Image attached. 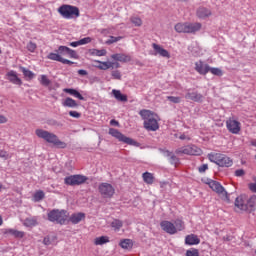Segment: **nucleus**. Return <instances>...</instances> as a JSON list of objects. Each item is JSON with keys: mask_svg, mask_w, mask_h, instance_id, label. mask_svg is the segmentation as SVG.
Returning <instances> with one entry per match:
<instances>
[{"mask_svg": "<svg viewBox=\"0 0 256 256\" xmlns=\"http://www.w3.org/2000/svg\"><path fill=\"white\" fill-rule=\"evenodd\" d=\"M35 135L39 139H43V141H46V143H50V145H54V147H57L58 149H66L67 148V143L61 141L59 139V136H57L53 132H49L47 130L38 128L35 130Z\"/></svg>", "mask_w": 256, "mask_h": 256, "instance_id": "nucleus-1", "label": "nucleus"}, {"mask_svg": "<svg viewBox=\"0 0 256 256\" xmlns=\"http://www.w3.org/2000/svg\"><path fill=\"white\" fill-rule=\"evenodd\" d=\"M139 115L142 117L144 128H146L147 131H157L159 129V115L146 109L141 110Z\"/></svg>", "mask_w": 256, "mask_h": 256, "instance_id": "nucleus-2", "label": "nucleus"}, {"mask_svg": "<svg viewBox=\"0 0 256 256\" xmlns=\"http://www.w3.org/2000/svg\"><path fill=\"white\" fill-rule=\"evenodd\" d=\"M160 227L165 233H168V235H175L179 233V231H184L185 222L181 219H176L174 222L163 220L160 223Z\"/></svg>", "mask_w": 256, "mask_h": 256, "instance_id": "nucleus-3", "label": "nucleus"}, {"mask_svg": "<svg viewBox=\"0 0 256 256\" xmlns=\"http://www.w3.org/2000/svg\"><path fill=\"white\" fill-rule=\"evenodd\" d=\"M48 221L51 223H58L59 225H65L69 221V212L67 210L54 209L48 212Z\"/></svg>", "mask_w": 256, "mask_h": 256, "instance_id": "nucleus-4", "label": "nucleus"}, {"mask_svg": "<svg viewBox=\"0 0 256 256\" xmlns=\"http://www.w3.org/2000/svg\"><path fill=\"white\" fill-rule=\"evenodd\" d=\"M58 13L63 17V19H77L79 17L80 12L77 6L63 4L58 8Z\"/></svg>", "mask_w": 256, "mask_h": 256, "instance_id": "nucleus-5", "label": "nucleus"}, {"mask_svg": "<svg viewBox=\"0 0 256 256\" xmlns=\"http://www.w3.org/2000/svg\"><path fill=\"white\" fill-rule=\"evenodd\" d=\"M208 159L211 163L218 165V167H231L233 165V160L221 153H210L208 154Z\"/></svg>", "mask_w": 256, "mask_h": 256, "instance_id": "nucleus-6", "label": "nucleus"}, {"mask_svg": "<svg viewBox=\"0 0 256 256\" xmlns=\"http://www.w3.org/2000/svg\"><path fill=\"white\" fill-rule=\"evenodd\" d=\"M174 29L176 33H197V31H201V23H177Z\"/></svg>", "mask_w": 256, "mask_h": 256, "instance_id": "nucleus-7", "label": "nucleus"}, {"mask_svg": "<svg viewBox=\"0 0 256 256\" xmlns=\"http://www.w3.org/2000/svg\"><path fill=\"white\" fill-rule=\"evenodd\" d=\"M204 183L208 185L212 191H215V193L219 194L222 199L229 201V194L227 191H225V188L221 185V183L209 178L204 179Z\"/></svg>", "mask_w": 256, "mask_h": 256, "instance_id": "nucleus-8", "label": "nucleus"}, {"mask_svg": "<svg viewBox=\"0 0 256 256\" xmlns=\"http://www.w3.org/2000/svg\"><path fill=\"white\" fill-rule=\"evenodd\" d=\"M109 135H111L115 139H118L121 143H126V145H133L134 147H139V142L123 135V133L119 132V130L115 128L109 129Z\"/></svg>", "mask_w": 256, "mask_h": 256, "instance_id": "nucleus-9", "label": "nucleus"}, {"mask_svg": "<svg viewBox=\"0 0 256 256\" xmlns=\"http://www.w3.org/2000/svg\"><path fill=\"white\" fill-rule=\"evenodd\" d=\"M89 178L85 175L76 174L67 176L64 179L65 185H70V187H75L77 185H83V183L87 182Z\"/></svg>", "mask_w": 256, "mask_h": 256, "instance_id": "nucleus-10", "label": "nucleus"}, {"mask_svg": "<svg viewBox=\"0 0 256 256\" xmlns=\"http://www.w3.org/2000/svg\"><path fill=\"white\" fill-rule=\"evenodd\" d=\"M98 191L104 199H111L115 195V187L107 182H102L98 185Z\"/></svg>", "mask_w": 256, "mask_h": 256, "instance_id": "nucleus-11", "label": "nucleus"}, {"mask_svg": "<svg viewBox=\"0 0 256 256\" xmlns=\"http://www.w3.org/2000/svg\"><path fill=\"white\" fill-rule=\"evenodd\" d=\"M226 127L230 133H233V135H239L241 132V122L233 118L226 121Z\"/></svg>", "mask_w": 256, "mask_h": 256, "instance_id": "nucleus-12", "label": "nucleus"}, {"mask_svg": "<svg viewBox=\"0 0 256 256\" xmlns=\"http://www.w3.org/2000/svg\"><path fill=\"white\" fill-rule=\"evenodd\" d=\"M177 153H183L184 155H201V148L195 145H188L177 150Z\"/></svg>", "mask_w": 256, "mask_h": 256, "instance_id": "nucleus-13", "label": "nucleus"}, {"mask_svg": "<svg viewBox=\"0 0 256 256\" xmlns=\"http://www.w3.org/2000/svg\"><path fill=\"white\" fill-rule=\"evenodd\" d=\"M3 235L9 236L11 235L12 237H15L16 239H23L25 237V232L15 230L13 228H4L2 229Z\"/></svg>", "mask_w": 256, "mask_h": 256, "instance_id": "nucleus-14", "label": "nucleus"}, {"mask_svg": "<svg viewBox=\"0 0 256 256\" xmlns=\"http://www.w3.org/2000/svg\"><path fill=\"white\" fill-rule=\"evenodd\" d=\"M6 79L10 83H13V85H19V86L23 85V81L21 80V78H19V76L17 75V72L13 70L7 72Z\"/></svg>", "mask_w": 256, "mask_h": 256, "instance_id": "nucleus-15", "label": "nucleus"}, {"mask_svg": "<svg viewBox=\"0 0 256 256\" xmlns=\"http://www.w3.org/2000/svg\"><path fill=\"white\" fill-rule=\"evenodd\" d=\"M152 47L155 51L154 55H160V57L171 59V54H169V51L165 50L163 47H161V45L153 43Z\"/></svg>", "mask_w": 256, "mask_h": 256, "instance_id": "nucleus-16", "label": "nucleus"}, {"mask_svg": "<svg viewBox=\"0 0 256 256\" xmlns=\"http://www.w3.org/2000/svg\"><path fill=\"white\" fill-rule=\"evenodd\" d=\"M235 207L240 209V211H247V196H238L235 200Z\"/></svg>", "mask_w": 256, "mask_h": 256, "instance_id": "nucleus-17", "label": "nucleus"}, {"mask_svg": "<svg viewBox=\"0 0 256 256\" xmlns=\"http://www.w3.org/2000/svg\"><path fill=\"white\" fill-rule=\"evenodd\" d=\"M47 59H50V61H58L59 63H63V65H73L74 63L68 59L62 58L59 54L53 53L48 54Z\"/></svg>", "mask_w": 256, "mask_h": 256, "instance_id": "nucleus-18", "label": "nucleus"}, {"mask_svg": "<svg viewBox=\"0 0 256 256\" xmlns=\"http://www.w3.org/2000/svg\"><path fill=\"white\" fill-rule=\"evenodd\" d=\"M195 71H197L199 75H207V73H209V66L203 61H198L195 63Z\"/></svg>", "mask_w": 256, "mask_h": 256, "instance_id": "nucleus-19", "label": "nucleus"}, {"mask_svg": "<svg viewBox=\"0 0 256 256\" xmlns=\"http://www.w3.org/2000/svg\"><path fill=\"white\" fill-rule=\"evenodd\" d=\"M111 59L119 61L120 63H129L131 61V56L129 54L116 53L111 55Z\"/></svg>", "mask_w": 256, "mask_h": 256, "instance_id": "nucleus-20", "label": "nucleus"}, {"mask_svg": "<svg viewBox=\"0 0 256 256\" xmlns=\"http://www.w3.org/2000/svg\"><path fill=\"white\" fill-rule=\"evenodd\" d=\"M185 99H190V101H195L196 103H201L203 101V95L197 92H188L185 95Z\"/></svg>", "mask_w": 256, "mask_h": 256, "instance_id": "nucleus-21", "label": "nucleus"}, {"mask_svg": "<svg viewBox=\"0 0 256 256\" xmlns=\"http://www.w3.org/2000/svg\"><path fill=\"white\" fill-rule=\"evenodd\" d=\"M201 243V239L197 237L195 234H190L185 237L186 245H199Z\"/></svg>", "mask_w": 256, "mask_h": 256, "instance_id": "nucleus-22", "label": "nucleus"}, {"mask_svg": "<svg viewBox=\"0 0 256 256\" xmlns=\"http://www.w3.org/2000/svg\"><path fill=\"white\" fill-rule=\"evenodd\" d=\"M94 63H97V65H95V67H97V69H100L101 71H107V69H111V67H113V65H115V63L113 62H101L99 60H95Z\"/></svg>", "mask_w": 256, "mask_h": 256, "instance_id": "nucleus-23", "label": "nucleus"}, {"mask_svg": "<svg viewBox=\"0 0 256 256\" xmlns=\"http://www.w3.org/2000/svg\"><path fill=\"white\" fill-rule=\"evenodd\" d=\"M83 219H85V213H74L72 214L68 220H70L73 225H77V223H81V221H83Z\"/></svg>", "mask_w": 256, "mask_h": 256, "instance_id": "nucleus-24", "label": "nucleus"}, {"mask_svg": "<svg viewBox=\"0 0 256 256\" xmlns=\"http://www.w3.org/2000/svg\"><path fill=\"white\" fill-rule=\"evenodd\" d=\"M246 207V211L256 210V195H252L248 199H246Z\"/></svg>", "mask_w": 256, "mask_h": 256, "instance_id": "nucleus-25", "label": "nucleus"}, {"mask_svg": "<svg viewBox=\"0 0 256 256\" xmlns=\"http://www.w3.org/2000/svg\"><path fill=\"white\" fill-rule=\"evenodd\" d=\"M112 95L114 96L116 101H121L122 103H126L127 101V95L122 94L121 90L113 89Z\"/></svg>", "mask_w": 256, "mask_h": 256, "instance_id": "nucleus-26", "label": "nucleus"}, {"mask_svg": "<svg viewBox=\"0 0 256 256\" xmlns=\"http://www.w3.org/2000/svg\"><path fill=\"white\" fill-rule=\"evenodd\" d=\"M64 93H68L69 95H72L73 97H75L76 99H79L80 101H83L85 99L83 97V95H81V93H79V91H77L73 88H65Z\"/></svg>", "mask_w": 256, "mask_h": 256, "instance_id": "nucleus-27", "label": "nucleus"}, {"mask_svg": "<svg viewBox=\"0 0 256 256\" xmlns=\"http://www.w3.org/2000/svg\"><path fill=\"white\" fill-rule=\"evenodd\" d=\"M62 105L63 107H69L70 109H75V107H79V104H77V101L69 97L62 102Z\"/></svg>", "mask_w": 256, "mask_h": 256, "instance_id": "nucleus-28", "label": "nucleus"}, {"mask_svg": "<svg viewBox=\"0 0 256 256\" xmlns=\"http://www.w3.org/2000/svg\"><path fill=\"white\" fill-rule=\"evenodd\" d=\"M142 179L147 185H153V181H155V177L150 172H144L142 174Z\"/></svg>", "mask_w": 256, "mask_h": 256, "instance_id": "nucleus-29", "label": "nucleus"}, {"mask_svg": "<svg viewBox=\"0 0 256 256\" xmlns=\"http://www.w3.org/2000/svg\"><path fill=\"white\" fill-rule=\"evenodd\" d=\"M211 15V10L207 9V8H199L197 10V17H199L200 19H205L207 17H209Z\"/></svg>", "mask_w": 256, "mask_h": 256, "instance_id": "nucleus-30", "label": "nucleus"}, {"mask_svg": "<svg viewBox=\"0 0 256 256\" xmlns=\"http://www.w3.org/2000/svg\"><path fill=\"white\" fill-rule=\"evenodd\" d=\"M166 156L169 157V162L171 163V165H179V158H177V156H175V154L169 152V151H166Z\"/></svg>", "mask_w": 256, "mask_h": 256, "instance_id": "nucleus-31", "label": "nucleus"}, {"mask_svg": "<svg viewBox=\"0 0 256 256\" xmlns=\"http://www.w3.org/2000/svg\"><path fill=\"white\" fill-rule=\"evenodd\" d=\"M37 225V218L32 217V218H26L23 222L24 227H35Z\"/></svg>", "mask_w": 256, "mask_h": 256, "instance_id": "nucleus-32", "label": "nucleus"}, {"mask_svg": "<svg viewBox=\"0 0 256 256\" xmlns=\"http://www.w3.org/2000/svg\"><path fill=\"white\" fill-rule=\"evenodd\" d=\"M38 81L40 82V85H43L44 87H49L51 85V80L47 77V75H40L38 78Z\"/></svg>", "mask_w": 256, "mask_h": 256, "instance_id": "nucleus-33", "label": "nucleus"}, {"mask_svg": "<svg viewBox=\"0 0 256 256\" xmlns=\"http://www.w3.org/2000/svg\"><path fill=\"white\" fill-rule=\"evenodd\" d=\"M90 54L96 56V57H105V55H107V50L105 49H102V50H99V49H91L90 50Z\"/></svg>", "mask_w": 256, "mask_h": 256, "instance_id": "nucleus-34", "label": "nucleus"}, {"mask_svg": "<svg viewBox=\"0 0 256 256\" xmlns=\"http://www.w3.org/2000/svg\"><path fill=\"white\" fill-rule=\"evenodd\" d=\"M119 245L122 249H131L133 247V241L131 239H124Z\"/></svg>", "mask_w": 256, "mask_h": 256, "instance_id": "nucleus-35", "label": "nucleus"}, {"mask_svg": "<svg viewBox=\"0 0 256 256\" xmlns=\"http://www.w3.org/2000/svg\"><path fill=\"white\" fill-rule=\"evenodd\" d=\"M105 243H109V237L108 236L97 237L94 240L95 245H105Z\"/></svg>", "mask_w": 256, "mask_h": 256, "instance_id": "nucleus-36", "label": "nucleus"}, {"mask_svg": "<svg viewBox=\"0 0 256 256\" xmlns=\"http://www.w3.org/2000/svg\"><path fill=\"white\" fill-rule=\"evenodd\" d=\"M69 53V47L67 46H59L58 49L56 50V53L54 55H68Z\"/></svg>", "mask_w": 256, "mask_h": 256, "instance_id": "nucleus-37", "label": "nucleus"}, {"mask_svg": "<svg viewBox=\"0 0 256 256\" xmlns=\"http://www.w3.org/2000/svg\"><path fill=\"white\" fill-rule=\"evenodd\" d=\"M130 21L134 25V27H141V25H143V20H141L139 16L130 17Z\"/></svg>", "mask_w": 256, "mask_h": 256, "instance_id": "nucleus-38", "label": "nucleus"}, {"mask_svg": "<svg viewBox=\"0 0 256 256\" xmlns=\"http://www.w3.org/2000/svg\"><path fill=\"white\" fill-rule=\"evenodd\" d=\"M21 71H22L24 77H26L27 79H33V77H35V73H33V71H31L25 67H21Z\"/></svg>", "mask_w": 256, "mask_h": 256, "instance_id": "nucleus-39", "label": "nucleus"}, {"mask_svg": "<svg viewBox=\"0 0 256 256\" xmlns=\"http://www.w3.org/2000/svg\"><path fill=\"white\" fill-rule=\"evenodd\" d=\"M43 199H45V192L41 190L35 192L34 201L39 202V201H43Z\"/></svg>", "mask_w": 256, "mask_h": 256, "instance_id": "nucleus-40", "label": "nucleus"}, {"mask_svg": "<svg viewBox=\"0 0 256 256\" xmlns=\"http://www.w3.org/2000/svg\"><path fill=\"white\" fill-rule=\"evenodd\" d=\"M111 227L114 228V231H119L123 227V222L121 220H114L111 223Z\"/></svg>", "mask_w": 256, "mask_h": 256, "instance_id": "nucleus-41", "label": "nucleus"}, {"mask_svg": "<svg viewBox=\"0 0 256 256\" xmlns=\"http://www.w3.org/2000/svg\"><path fill=\"white\" fill-rule=\"evenodd\" d=\"M121 39H123V37L118 36V37H114V36H110V38L106 41L107 45H113V43H117L118 41H121Z\"/></svg>", "mask_w": 256, "mask_h": 256, "instance_id": "nucleus-42", "label": "nucleus"}, {"mask_svg": "<svg viewBox=\"0 0 256 256\" xmlns=\"http://www.w3.org/2000/svg\"><path fill=\"white\" fill-rule=\"evenodd\" d=\"M209 72L212 73V75H216L217 77H221L223 75V71L219 68H210L209 66Z\"/></svg>", "mask_w": 256, "mask_h": 256, "instance_id": "nucleus-43", "label": "nucleus"}, {"mask_svg": "<svg viewBox=\"0 0 256 256\" xmlns=\"http://www.w3.org/2000/svg\"><path fill=\"white\" fill-rule=\"evenodd\" d=\"M70 59H79L77 52L71 48H68V54Z\"/></svg>", "mask_w": 256, "mask_h": 256, "instance_id": "nucleus-44", "label": "nucleus"}, {"mask_svg": "<svg viewBox=\"0 0 256 256\" xmlns=\"http://www.w3.org/2000/svg\"><path fill=\"white\" fill-rule=\"evenodd\" d=\"M186 256H199V250L191 248L190 250L186 251Z\"/></svg>", "mask_w": 256, "mask_h": 256, "instance_id": "nucleus-45", "label": "nucleus"}, {"mask_svg": "<svg viewBox=\"0 0 256 256\" xmlns=\"http://www.w3.org/2000/svg\"><path fill=\"white\" fill-rule=\"evenodd\" d=\"M37 49V44L33 42H29L27 44V50L30 51V53H35V50Z\"/></svg>", "mask_w": 256, "mask_h": 256, "instance_id": "nucleus-46", "label": "nucleus"}, {"mask_svg": "<svg viewBox=\"0 0 256 256\" xmlns=\"http://www.w3.org/2000/svg\"><path fill=\"white\" fill-rule=\"evenodd\" d=\"M111 75H112L113 79L121 81L122 75H121V72L119 70L112 71Z\"/></svg>", "mask_w": 256, "mask_h": 256, "instance_id": "nucleus-47", "label": "nucleus"}, {"mask_svg": "<svg viewBox=\"0 0 256 256\" xmlns=\"http://www.w3.org/2000/svg\"><path fill=\"white\" fill-rule=\"evenodd\" d=\"M78 41H79L80 45H87V44L91 43V41H93V39L91 37H85Z\"/></svg>", "mask_w": 256, "mask_h": 256, "instance_id": "nucleus-48", "label": "nucleus"}, {"mask_svg": "<svg viewBox=\"0 0 256 256\" xmlns=\"http://www.w3.org/2000/svg\"><path fill=\"white\" fill-rule=\"evenodd\" d=\"M167 99L171 101V103H181V97L168 96Z\"/></svg>", "mask_w": 256, "mask_h": 256, "instance_id": "nucleus-49", "label": "nucleus"}, {"mask_svg": "<svg viewBox=\"0 0 256 256\" xmlns=\"http://www.w3.org/2000/svg\"><path fill=\"white\" fill-rule=\"evenodd\" d=\"M69 115H70V117H74V119H79V117H81V113H79L77 111H70Z\"/></svg>", "mask_w": 256, "mask_h": 256, "instance_id": "nucleus-50", "label": "nucleus"}, {"mask_svg": "<svg viewBox=\"0 0 256 256\" xmlns=\"http://www.w3.org/2000/svg\"><path fill=\"white\" fill-rule=\"evenodd\" d=\"M0 158L1 159H9V154L5 150H0Z\"/></svg>", "mask_w": 256, "mask_h": 256, "instance_id": "nucleus-51", "label": "nucleus"}, {"mask_svg": "<svg viewBox=\"0 0 256 256\" xmlns=\"http://www.w3.org/2000/svg\"><path fill=\"white\" fill-rule=\"evenodd\" d=\"M209 169V166L207 164H203L198 168L199 173H205Z\"/></svg>", "mask_w": 256, "mask_h": 256, "instance_id": "nucleus-52", "label": "nucleus"}, {"mask_svg": "<svg viewBox=\"0 0 256 256\" xmlns=\"http://www.w3.org/2000/svg\"><path fill=\"white\" fill-rule=\"evenodd\" d=\"M236 177H243L245 175V170L239 169L235 171Z\"/></svg>", "mask_w": 256, "mask_h": 256, "instance_id": "nucleus-53", "label": "nucleus"}, {"mask_svg": "<svg viewBox=\"0 0 256 256\" xmlns=\"http://www.w3.org/2000/svg\"><path fill=\"white\" fill-rule=\"evenodd\" d=\"M179 139H181L182 141H191V137L185 134L180 135Z\"/></svg>", "mask_w": 256, "mask_h": 256, "instance_id": "nucleus-54", "label": "nucleus"}, {"mask_svg": "<svg viewBox=\"0 0 256 256\" xmlns=\"http://www.w3.org/2000/svg\"><path fill=\"white\" fill-rule=\"evenodd\" d=\"M8 119L4 115H0V125L7 123Z\"/></svg>", "mask_w": 256, "mask_h": 256, "instance_id": "nucleus-55", "label": "nucleus"}, {"mask_svg": "<svg viewBox=\"0 0 256 256\" xmlns=\"http://www.w3.org/2000/svg\"><path fill=\"white\" fill-rule=\"evenodd\" d=\"M249 189L253 191V193H256V182L249 184Z\"/></svg>", "mask_w": 256, "mask_h": 256, "instance_id": "nucleus-56", "label": "nucleus"}, {"mask_svg": "<svg viewBox=\"0 0 256 256\" xmlns=\"http://www.w3.org/2000/svg\"><path fill=\"white\" fill-rule=\"evenodd\" d=\"M43 243H44V245H51V239H49V237H45L43 239Z\"/></svg>", "mask_w": 256, "mask_h": 256, "instance_id": "nucleus-57", "label": "nucleus"}, {"mask_svg": "<svg viewBox=\"0 0 256 256\" xmlns=\"http://www.w3.org/2000/svg\"><path fill=\"white\" fill-rule=\"evenodd\" d=\"M79 46H81V44L79 43V40L70 43V47H79Z\"/></svg>", "mask_w": 256, "mask_h": 256, "instance_id": "nucleus-58", "label": "nucleus"}, {"mask_svg": "<svg viewBox=\"0 0 256 256\" xmlns=\"http://www.w3.org/2000/svg\"><path fill=\"white\" fill-rule=\"evenodd\" d=\"M110 125H114L116 127H119V122L117 120H111Z\"/></svg>", "mask_w": 256, "mask_h": 256, "instance_id": "nucleus-59", "label": "nucleus"}, {"mask_svg": "<svg viewBox=\"0 0 256 256\" xmlns=\"http://www.w3.org/2000/svg\"><path fill=\"white\" fill-rule=\"evenodd\" d=\"M78 75L85 76V75H87V71L86 70H78Z\"/></svg>", "mask_w": 256, "mask_h": 256, "instance_id": "nucleus-60", "label": "nucleus"}, {"mask_svg": "<svg viewBox=\"0 0 256 256\" xmlns=\"http://www.w3.org/2000/svg\"><path fill=\"white\" fill-rule=\"evenodd\" d=\"M3 225V217L0 216V227Z\"/></svg>", "mask_w": 256, "mask_h": 256, "instance_id": "nucleus-61", "label": "nucleus"}, {"mask_svg": "<svg viewBox=\"0 0 256 256\" xmlns=\"http://www.w3.org/2000/svg\"><path fill=\"white\" fill-rule=\"evenodd\" d=\"M252 145H253L254 147H256V141H255V142H252Z\"/></svg>", "mask_w": 256, "mask_h": 256, "instance_id": "nucleus-62", "label": "nucleus"}, {"mask_svg": "<svg viewBox=\"0 0 256 256\" xmlns=\"http://www.w3.org/2000/svg\"><path fill=\"white\" fill-rule=\"evenodd\" d=\"M1 189H3V184H0V191H1Z\"/></svg>", "mask_w": 256, "mask_h": 256, "instance_id": "nucleus-63", "label": "nucleus"}]
</instances>
